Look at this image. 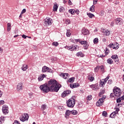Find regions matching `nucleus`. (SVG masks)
I'll return each instance as SVG.
<instances>
[{
	"label": "nucleus",
	"instance_id": "obj_55",
	"mask_svg": "<svg viewBox=\"0 0 124 124\" xmlns=\"http://www.w3.org/2000/svg\"><path fill=\"white\" fill-rule=\"evenodd\" d=\"M76 14L77 15H78V14H79V10H75V14Z\"/></svg>",
	"mask_w": 124,
	"mask_h": 124
},
{
	"label": "nucleus",
	"instance_id": "obj_45",
	"mask_svg": "<svg viewBox=\"0 0 124 124\" xmlns=\"http://www.w3.org/2000/svg\"><path fill=\"white\" fill-rule=\"evenodd\" d=\"M99 69H101V71H102V72H104V67L103 65L99 66Z\"/></svg>",
	"mask_w": 124,
	"mask_h": 124
},
{
	"label": "nucleus",
	"instance_id": "obj_17",
	"mask_svg": "<svg viewBox=\"0 0 124 124\" xmlns=\"http://www.w3.org/2000/svg\"><path fill=\"white\" fill-rule=\"evenodd\" d=\"M69 75L68 73H62L61 74V77H62V78H63L64 79H66V78L68 77Z\"/></svg>",
	"mask_w": 124,
	"mask_h": 124
},
{
	"label": "nucleus",
	"instance_id": "obj_9",
	"mask_svg": "<svg viewBox=\"0 0 124 124\" xmlns=\"http://www.w3.org/2000/svg\"><path fill=\"white\" fill-rule=\"evenodd\" d=\"M2 111L4 115H6V114H8L9 112L8 111V106L3 105L2 107Z\"/></svg>",
	"mask_w": 124,
	"mask_h": 124
},
{
	"label": "nucleus",
	"instance_id": "obj_24",
	"mask_svg": "<svg viewBox=\"0 0 124 124\" xmlns=\"http://www.w3.org/2000/svg\"><path fill=\"white\" fill-rule=\"evenodd\" d=\"M58 4L57 3L55 4L53 6V11L54 12H57L58 10Z\"/></svg>",
	"mask_w": 124,
	"mask_h": 124
},
{
	"label": "nucleus",
	"instance_id": "obj_5",
	"mask_svg": "<svg viewBox=\"0 0 124 124\" xmlns=\"http://www.w3.org/2000/svg\"><path fill=\"white\" fill-rule=\"evenodd\" d=\"M106 98V96H103L102 98H100L98 101L96 102V104L97 106L99 107L102 106L103 105V102H104V99Z\"/></svg>",
	"mask_w": 124,
	"mask_h": 124
},
{
	"label": "nucleus",
	"instance_id": "obj_11",
	"mask_svg": "<svg viewBox=\"0 0 124 124\" xmlns=\"http://www.w3.org/2000/svg\"><path fill=\"white\" fill-rule=\"evenodd\" d=\"M80 44L81 45H83V47H84V49L87 50L88 49V47H89V45H88V42L87 41H83L80 42Z\"/></svg>",
	"mask_w": 124,
	"mask_h": 124
},
{
	"label": "nucleus",
	"instance_id": "obj_44",
	"mask_svg": "<svg viewBox=\"0 0 124 124\" xmlns=\"http://www.w3.org/2000/svg\"><path fill=\"white\" fill-rule=\"evenodd\" d=\"M74 86L75 88H78V87L80 86V84H79L78 83H74Z\"/></svg>",
	"mask_w": 124,
	"mask_h": 124
},
{
	"label": "nucleus",
	"instance_id": "obj_59",
	"mask_svg": "<svg viewBox=\"0 0 124 124\" xmlns=\"http://www.w3.org/2000/svg\"><path fill=\"white\" fill-rule=\"evenodd\" d=\"M0 104L1 105H2L4 104V101L3 100L0 101Z\"/></svg>",
	"mask_w": 124,
	"mask_h": 124
},
{
	"label": "nucleus",
	"instance_id": "obj_49",
	"mask_svg": "<svg viewBox=\"0 0 124 124\" xmlns=\"http://www.w3.org/2000/svg\"><path fill=\"white\" fill-rule=\"evenodd\" d=\"M102 115L103 116L106 117V116H107V112H106V111H103Z\"/></svg>",
	"mask_w": 124,
	"mask_h": 124
},
{
	"label": "nucleus",
	"instance_id": "obj_22",
	"mask_svg": "<svg viewBox=\"0 0 124 124\" xmlns=\"http://www.w3.org/2000/svg\"><path fill=\"white\" fill-rule=\"evenodd\" d=\"M107 63H108V64H113V63L114 62V61H113V59H108L107 60Z\"/></svg>",
	"mask_w": 124,
	"mask_h": 124
},
{
	"label": "nucleus",
	"instance_id": "obj_18",
	"mask_svg": "<svg viewBox=\"0 0 124 124\" xmlns=\"http://www.w3.org/2000/svg\"><path fill=\"white\" fill-rule=\"evenodd\" d=\"M106 81L104 79H102L100 81V87H103L106 84Z\"/></svg>",
	"mask_w": 124,
	"mask_h": 124
},
{
	"label": "nucleus",
	"instance_id": "obj_10",
	"mask_svg": "<svg viewBox=\"0 0 124 124\" xmlns=\"http://www.w3.org/2000/svg\"><path fill=\"white\" fill-rule=\"evenodd\" d=\"M71 93V91L70 90H66L62 93L61 96L62 97H65V96L68 95V94H69Z\"/></svg>",
	"mask_w": 124,
	"mask_h": 124
},
{
	"label": "nucleus",
	"instance_id": "obj_15",
	"mask_svg": "<svg viewBox=\"0 0 124 124\" xmlns=\"http://www.w3.org/2000/svg\"><path fill=\"white\" fill-rule=\"evenodd\" d=\"M45 77H46V76L44 74L40 75V76L38 77V81L41 82V81H42V80H43Z\"/></svg>",
	"mask_w": 124,
	"mask_h": 124
},
{
	"label": "nucleus",
	"instance_id": "obj_7",
	"mask_svg": "<svg viewBox=\"0 0 124 124\" xmlns=\"http://www.w3.org/2000/svg\"><path fill=\"white\" fill-rule=\"evenodd\" d=\"M19 119L21 122H26V121L29 120V115L27 113L23 114L22 117H20Z\"/></svg>",
	"mask_w": 124,
	"mask_h": 124
},
{
	"label": "nucleus",
	"instance_id": "obj_13",
	"mask_svg": "<svg viewBox=\"0 0 124 124\" xmlns=\"http://www.w3.org/2000/svg\"><path fill=\"white\" fill-rule=\"evenodd\" d=\"M88 79L90 81V82H93V81H94V77H93V74H90L88 76Z\"/></svg>",
	"mask_w": 124,
	"mask_h": 124
},
{
	"label": "nucleus",
	"instance_id": "obj_43",
	"mask_svg": "<svg viewBox=\"0 0 124 124\" xmlns=\"http://www.w3.org/2000/svg\"><path fill=\"white\" fill-rule=\"evenodd\" d=\"M116 110L115 111H114L115 113H116V114H118L119 111H120V108H114Z\"/></svg>",
	"mask_w": 124,
	"mask_h": 124
},
{
	"label": "nucleus",
	"instance_id": "obj_40",
	"mask_svg": "<svg viewBox=\"0 0 124 124\" xmlns=\"http://www.w3.org/2000/svg\"><path fill=\"white\" fill-rule=\"evenodd\" d=\"M52 45L55 47H57V46H59V43H58V42H54L52 43Z\"/></svg>",
	"mask_w": 124,
	"mask_h": 124
},
{
	"label": "nucleus",
	"instance_id": "obj_64",
	"mask_svg": "<svg viewBox=\"0 0 124 124\" xmlns=\"http://www.w3.org/2000/svg\"><path fill=\"white\" fill-rule=\"evenodd\" d=\"M109 79V77H107L105 79H104V80H105L106 82H107V81H108Z\"/></svg>",
	"mask_w": 124,
	"mask_h": 124
},
{
	"label": "nucleus",
	"instance_id": "obj_29",
	"mask_svg": "<svg viewBox=\"0 0 124 124\" xmlns=\"http://www.w3.org/2000/svg\"><path fill=\"white\" fill-rule=\"evenodd\" d=\"M116 116H117V114L115 113L114 111H113L112 113L110 114L109 117L110 118H114L115 117H116Z\"/></svg>",
	"mask_w": 124,
	"mask_h": 124
},
{
	"label": "nucleus",
	"instance_id": "obj_1",
	"mask_svg": "<svg viewBox=\"0 0 124 124\" xmlns=\"http://www.w3.org/2000/svg\"><path fill=\"white\" fill-rule=\"evenodd\" d=\"M62 85L60 84H58L57 80L50 79L48 81L47 83H46L43 85H40L39 89L42 92L45 93H49V92L58 93Z\"/></svg>",
	"mask_w": 124,
	"mask_h": 124
},
{
	"label": "nucleus",
	"instance_id": "obj_23",
	"mask_svg": "<svg viewBox=\"0 0 124 124\" xmlns=\"http://www.w3.org/2000/svg\"><path fill=\"white\" fill-rule=\"evenodd\" d=\"M76 55L77 56V57H84V55L83 54V52H78L77 53Z\"/></svg>",
	"mask_w": 124,
	"mask_h": 124
},
{
	"label": "nucleus",
	"instance_id": "obj_33",
	"mask_svg": "<svg viewBox=\"0 0 124 124\" xmlns=\"http://www.w3.org/2000/svg\"><path fill=\"white\" fill-rule=\"evenodd\" d=\"M104 93H105V90H101L99 93V96H101L103 94H104Z\"/></svg>",
	"mask_w": 124,
	"mask_h": 124
},
{
	"label": "nucleus",
	"instance_id": "obj_28",
	"mask_svg": "<svg viewBox=\"0 0 124 124\" xmlns=\"http://www.w3.org/2000/svg\"><path fill=\"white\" fill-rule=\"evenodd\" d=\"M74 80H75V78L72 77L68 79V82L69 83H73V82H74Z\"/></svg>",
	"mask_w": 124,
	"mask_h": 124
},
{
	"label": "nucleus",
	"instance_id": "obj_39",
	"mask_svg": "<svg viewBox=\"0 0 124 124\" xmlns=\"http://www.w3.org/2000/svg\"><path fill=\"white\" fill-rule=\"evenodd\" d=\"M46 108H47V106H46V105H45V104L41 106V108H42V110H45V109H46Z\"/></svg>",
	"mask_w": 124,
	"mask_h": 124
},
{
	"label": "nucleus",
	"instance_id": "obj_46",
	"mask_svg": "<svg viewBox=\"0 0 124 124\" xmlns=\"http://www.w3.org/2000/svg\"><path fill=\"white\" fill-rule=\"evenodd\" d=\"M87 100H92V95H89L87 97Z\"/></svg>",
	"mask_w": 124,
	"mask_h": 124
},
{
	"label": "nucleus",
	"instance_id": "obj_20",
	"mask_svg": "<svg viewBox=\"0 0 124 124\" xmlns=\"http://www.w3.org/2000/svg\"><path fill=\"white\" fill-rule=\"evenodd\" d=\"M71 114V111H70L69 110H67L65 112V118H66L67 119V118H68V116H69V115H70Z\"/></svg>",
	"mask_w": 124,
	"mask_h": 124
},
{
	"label": "nucleus",
	"instance_id": "obj_62",
	"mask_svg": "<svg viewBox=\"0 0 124 124\" xmlns=\"http://www.w3.org/2000/svg\"><path fill=\"white\" fill-rule=\"evenodd\" d=\"M114 21L111 22L110 23V26L114 27Z\"/></svg>",
	"mask_w": 124,
	"mask_h": 124
},
{
	"label": "nucleus",
	"instance_id": "obj_14",
	"mask_svg": "<svg viewBox=\"0 0 124 124\" xmlns=\"http://www.w3.org/2000/svg\"><path fill=\"white\" fill-rule=\"evenodd\" d=\"M82 34H84V35H87L90 34V31L88 29H83L82 31Z\"/></svg>",
	"mask_w": 124,
	"mask_h": 124
},
{
	"label": "nucleus",
	"instance_id": "obj_21",
	"mask_svg": "<svg viewBox=\"0 0 124 124\" xmlns=\"http://www.w3.org/2000/svg\"><path fill=\"white\" fill-rule=\"evenodd\" d=\"M21 69L23 70V71H26V70L28 69V65L23 64L21 67Z\"/></svg>",
	"mask_w": 124,
	"mask_h": 124
},
{
	"label": "nucleus",
	"instance_id": "obj_61",
	"mask_svg": "<svg viewBox=\"0 0 124 124\" xmlns=\"http://www.w3.org/2000/svg\"><path fill=\"white\" fill-rule=\"evenodd\" d=\"M2 52H3V49H2V48H1V47H0V54H1V53H2Z\"/></svg>",
	"mask_w": 124,
	"mask_h": 124
},
{
	"label": "nucleus",
	"instance_id": "obj_4",
	"mask_svg": "<svg viewBox=\"0 0 124 124\" xmlns=\"http://www.w3.org/2000/svg\"><path fill=\"white\" fill-rule=\"evenodd\" d=\"M113 92L114 93L115 96L117 97H119L122 95L121 90L119 88L117 87L116 89H113Z\"/></svg>",
	"mask_w": 124,
	"mask_h": 124
},
{
	"label": "nucleus",
	"instance_id": "obj_12",
	"mask_svg": "<svg viewBox=\"0 0 124 124\" xmlns=\"http://www.w3.org/2000/svg\"><path fill=\"white\" fill-rule=\"evenodd\" d=\"M116 25H122L123 24V19L121 18H117L115 20Z\"/></svg>",
	"mask_w": 124,
	"mask_h": 124
},
{
	"label": "nucleus",
	"instance_id": "obj_54",
	"mask_svg": "<svg viewBox=\"0 0 124 124\" xmlns=\"http://www.w3.org/2000/svg\"><path fill=\"white\" fill-rule=\"evenodd\" d=\"M122 101V100L121 99V98H118L117 99V103H119L120 102H121Z\"/></svg>",
	"mask_w": 124,
	"mask_h": 124
},
{
	"label": "nucleus",
	"instance_id": "obj_52",
	"mask_svg": "<svg viewBox=\"0 0 124 124\" xmlns=\"http://www.w3.org/2000/svg\"><path fill=\"white\" fill-rule=\"evenodd\" d=\"M22 38L26 39V38H27V37H29V36H27V35H26L25 34H23L22 35Z\"/></svg>",
	"mask_w": 124,
	"mask_h": 124
},
{
	"label": "nucleus",
	"instance_id": "obj_56",
	"mask_svg": "<svg viewBox=\"0 0 124 124\" xmlns=\"http://www.w3.org/2000/svg\"><path fill=\"white\" fill-rule=\"evenodd\" d=\"M97 69H99V66H97L94 68V71H96Z\"/></svg>",
	"mask_w": 124,
	"mask_h": 124
},
{
	"label": "nucleus",
	"instance_id": "obj_30",
	"mask_svg": "<svg viewBox=\"0 0 124 124\" xmlns=\"http://www.w3.org/2000/svg\"><path fill=\"white\" fill-rule=\"evenodd\" d=\"M71 35V33H70V30L69 29L67 30L66 36L67 37H70Z\"/></svg>",
	"mask_w": 124,
	"mask_h": 124
},
{
	"label": "nucleus",
	"instance_id": "obj_42",
	"mask_svg": "<svg viewBox=\"0 0 124 124\" xmlns=\"http://www.w3.org/2000/svg\"><path fill=\"white\" fill-rule=\"evenodd\" d=\"M47 72H49V73H54V70H52V69L48 68V69H47Z\"/></svg>",
	"mask_w": 124,
	"mask_h": 124
},
{
	"label": "nucleus",
	"instance_id": "obj_41",
	"mask_svg": "<svg viewBox=\"0 0 124 124\" xmlns=\"http://www.w3.org/2000/svg\"><path fill=\"white\" fill-rule=\"evenodd\" d=\"M109 53H110V51H109V49H108V48L106 47V51H105L106 55H108Z\"/></svg>",
	"mask_w": 124,
	"mask_h": 124
},
{
	"label": "nucleus",
	"instance_id": "obj_47",
	"mask_svg": "<svg viewBox=\"0 0 124 124\" xmlns=\"http://www.w3.org/2000/svg\"><path fill=\"white\" fill-rule=\"evenodd\" d=\"M66 24L67 25H69V24H70V19H66Z\"/></svg>",
	"mask_w": 124,
	"mask_h": 124
},
{
	"label": "nucleus",
	"instance_id": "obj_3",
	"mask_svg": "<svg viewBox=\"0 0 124 124\" xmlns=\"http://www.w3.org/2000/svg\"><path fill=\"white\" fill-rule=\"evenodd\" d=\"M65 48L67 50H70V51H77L79 49V46L76 45H73L70 46H66Z\"/></svg>",
	"mask_w": 124,
	"mask_h": 124
},
{
	"label": "nucleus",
	"instance_id": "obj_38",
	"mask_svg": "<svg viewBox=\"0 0 124 124\" xmlns=\"http://www.w3.org/2000/svg\"><path fill=\"white\" fill-rule=\"evenodd\" d=\"M93 43L94 44H97V43H98V38H95L93 40Z\"/></svg>",
	"mask_w": 124,
	"mask_h": 124
},
{
	"label": "nucleus",
	"instance_id": "obj_26",
	"mask_svg": "<svg viewBox=\"0 0 124 124\" xmlns=\"http://www.w3.org/2000/svg\"><path fill=\"white\" fill-rule=\"evenodd\" d=\"M7 29L8 31H10V30H11V23H7Z\"/></svg>",
	"mask_w": 124,
	"mask_h": 124
},
{
	"label": "nucleus",
	"instance_id": "obj_58",
	"mask_svg": "<svg viewBox=\"0 0 124 124\" xmlns=\"http://www.w3.org/2000/svg\"><path fill=\"white\" fill-rule=\"evenodd\" d=\"M108 85H111V84H112V80L110 79L108 80Z\"/></svg>",
	"mask_w": 124,
	"mask_h": 124
},
{
	"label": "nucleus",
	"instance_id": "obj_37",
	"mask_svg": "<svg viewBox=\"0 0 124 124\" xmlns=\"http://www.w3.org/2000/svg\"><path fill=\"white\" fill-rule=\"evenodd\" d=\"M118 58H119V57H118L117 55H113L111 56V59L113 60H116V59H118Z\"/></svg>",
	"mask_w": 124,
	"mask_h": 124
},
{
	"label": "nucleus",
	"instance_id": "obj_36",
	"mask_svg": "<svg viewBox=\"0 0 124 124\" xmlns=\"http://www.w3.org/2000/svg\"><path fill=\"white\" fill-rule=\"evenodd\" d=\"M104 34H105V35H109L110 33V31L108 30H106L105 31H104Z\"/></svg>",
	"mask_w": 124,
	"mask_h": 124
},
{
	"label": "nucleus",
	"instance_id": "obj_31",
	"mask_svg": "<svg viewBox=\"0 0 124 124\" xmlns=\"http://www.w3.org/2000/svg\"><path fill=\"white\" fill-rule=\"evenodd\" d=\"M69 13H71L72 15H75V10L74 9L69 10Z\"/></svg>",
	"mask_w": 124,
	"mask_h": 124
},
{
	"label": "nucleus",
	"instance_id": "obj_51",
	"mask_svg": "<svg viewBox=\"0 0 124 124\" xmlns=\"http://www.w3.org/2000/svg\"><path fill=\"white\" fill-rule=\"evenodd\" d=\"M26 11H27L26 9H23L21 12V14H24V13H26Z\"/></svg>",
	"mask_w": 124,
	"mask_h": 124
},
{
	"label": "nucleus",
	"instance_id": "obj_2",
	"mask_svg": "<svg viewBox=\"0 0 124 124\" xmlns=\"http://www.w3.org/2000/svg\"><path fill=\"white\" fill-rule=\"evenodd\" d=\"M66 104L69 108H73L75 106V99L72 97L68 101H66Z\"/></svg>",
	"mask_w": 124,
	"mask_h": 124
},
{
	"label": "nucleus",
	"instance_id": "obj_32",
	"mask_svg": "<svg viewBox=\"0 0 124 124\" xmlns=\"http://www.w3.org/2000/svg\"><path fill=\"white\" fill-rule=\"evenodd\" d=\"M71 114H72V115H77V114H78V111L75 110H73L71 111Z\"/></svg>",
	"mask_w": 124,
	"mask_h": 124
},
{
	"label": "nucleus",
	"instance_id": "obj_34",
	"mask_svg": "<svg viewBox=\"0 0 124 124\" xmlns=\"http://www.w3.org/2000/svg\"><path fill=\"white\" fill-rule=\"evenodd\" d=\"M90 11L92 12H94V6L93 5L90 8Z\"/></svg>",
	"mask_w": 124,
	"mask_h": 124
},
{
	"label": "nucleus",
	"instance_id": "obj_53",
	"mask_svg": "<svg viewBox=\"0 0 124 124\" xmlns=\"http://www.w3.org/2000/svg\"><path fill=\"white\" fill-rule=\"evenodd\" d=\"M70 88H71V89H74L75 88L74 84H70Z\"/></svg>",
	"mask_w": 124,
	"mask_h": 124
},
{
	"label": "nucleus",
	"instance_id": "obj_16",
	"mask_svg": "<svg viewBox=\"0 0 124 124\" xmlns=\"http://www.w3.org/2000/svg\"><path fill=\"white\" fill-rule=\"evenodd\" d=\"M23 89V83H19L17 84V89L19 91H22V89Z\"/></svg>",
	"mask_w": 124,
	"mask_h": 124
},
{
	"label": "nucleus",
	"instance_id": "obj_48",
	"mask_svg": "<svg viewBox=\"0 0 124 124\" xmlns=\"http://www.w3.org/2000/svg\"><path fill=\"white\" fill-rule=\"evenodd\" d=\"M110 97H114V96H116V94H115V93H111L110 95Z\"/></svg>",
	"mask_w": 124,
	"mask_h": 124
},
{
	"label": "nucleus",
	"instance_id": "obj_60",
	"mask_svg": "<svg viewBox=\"0 0 124 124\" xmlns=\"http://www.w3.org/2000/svg\"><path fill=\"white\" fill-rule=\"evenodd\" d=\"M0 119H1V122L2 123V122L4 121V117H0Z\"/></svg>",
	"mask_w": 124,
	"mask_h": 124
},
{
	"label": "nucleus",
	"instance_id": "obj_35",
	"mask_svg": "<svg viewBox=\"0 0 124 124\" xmlns=\"http://www.w3.org/2000/svg\"><path fill=\"white\" fill-rule=\"evenodd\" d=\"M88 16L89 17V18H93V17H94V15L91 14V13H87Z\"/></svg>",
	"mask_w": 124,
	"mask_h": 124
},
{
	"label": "nucleus",
	"instance_id": "obj_50",
	"mask_svg": "<svg viewBox=\"0 0 124 124\" xmlns=\"http://www.w3.org/2000/svg\"><path fill=\"white\" fill-rule=\"evenodd\" d=\"M114 62L116 63H119V58H115V59L114 60Z\"/></svg>",
	"mask_w": 124,
	"mask_h": 124
},
{
	"label": "nucleus",
	"instance_id": "obj_27",
	"mask_svg": "<svg viewBox=\"0 0 124 124\" xmlns=\"http://www.w3.org/2000/svg\"><path fill=\"white\" fill-rule=\"evenodd\" d=\"M91 89H93V90H96L97 89V86L96 84H92L90 86Z\"/></svg>",
	"mask_w": 124,
	"mask_h": 124
},
{
	"label": "nucleus",
	"instance_id": "obj_25",
	"mask_svg": "<svg viewBox=\"0 0 124 124\" xmlns=\"http://www.w3.org/2000/svg\"><path fill=\"white\" fill-rule=\"evenodd\" d=\"M72 42H73V43L76 44L78 42H79V43L80 44L81 42V40L80 39H74L72 40Z\"/></svg>",
	"mask_w": 124,
	"mask_h": 124
},
{
	"label": "nucleus",
	"instance_id": "obj_8",
	"mask_svg": "<svg viewBox=\"0 0 124 124\" xmlns=\"http://www.w3.org/2000/svg\"><path fill=\"white\" fill-rule=\"evenodd\" d=\"M52 19L49 17H47L45 19L44 24H45L46 27H48V26H51V25H52Z\"/></svg>",
	"mask_w": 124,
	"mask_h": 124
},
{
	"label": "nucleus",
	"instance_id": "obj_63",
	"mask_svg": "<svg viewBox=\"0 0 124 124\" xmlns=\"http://www.w3.org/2000/svg\"><path fill=\"white\" fill-rule=\"evenodd\" d=\"M62 11H63V7H62L60 9V12H62Z\"/></svg>",
	"mask_w": 124,
	"mask_h": 124
},
{
	"label": "nucleus",
	"instance_id": "obj_57",
	"mask_svg": "<svg viewBox=\"0 0 124 124\" xmlns=\"http://www.w3.org/2000/svg\"><path fill=\"white\" fill-rule=\"evenodd\" d=\"M93 4H96L97 3V1H98V0H93Z\"/></svg>",
	"mask_w": 124,
	"mask_h": 124
},
{
	"label": "nucleus",
	"instance_id": "obj_19",
	"mask_svg": "<svg viewBox=\"0 0 124 124\" xmlns=\"http://www.w3.org/2000/svg\"><path fill=\"white\" fill-rule=\"evenodd\" d=\"M48 69H49V67L46 66H44L42 68V71L43 73H45L46 71H48Z\"/></svg>",
	"mask_w": 124,
	"mask_h": 124
},
{
	"label": "nucleus",
	"instance_id": "obj_6",
	"mask_svg": "<svg viewBox=\"0 0 124 124\" xmlns=\"http://www.w3.org/2000/svg\"><path fill=\"white\" fill-rule=\"evenodd\" d=\"M119 44L117 43H115L114 44L113 43H110L109 45H108V47L109 48H112L113 49H115V50H118L119 49Z\"/></svg>",
	"mask_w": 124,
	"mask_h": 124
}]
</instances>
